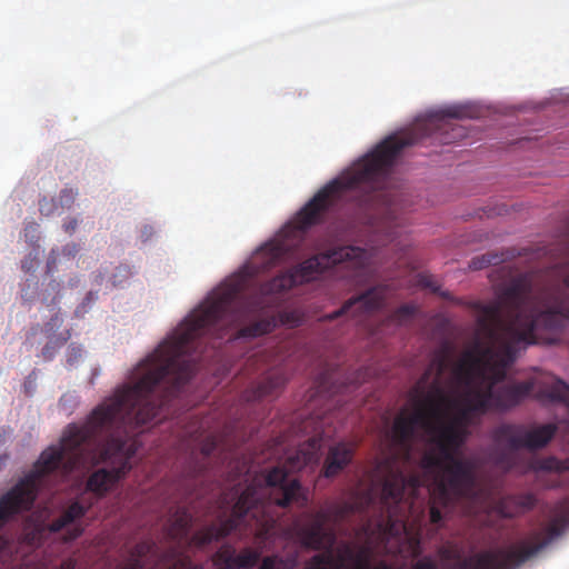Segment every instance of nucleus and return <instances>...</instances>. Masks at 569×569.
Returning a JSON list of instances; mask_svg holds the SVG:
<instances>
[{
    "instance_id": "nucleus-28",
    "label": "nucleus",
    "mask_w": 569,
    "mask_h": 569,
    "mask_svg": "<svg viewBox=\"0 0 569 569\" xmlns=\"http://www.w3.org/2000/svg\"><path fill=\"white\" fill-rule=\"evenodd\" d=\"M538 469L546 471H561L563 469L562 462L553 457L541 459L538 462Z\"/></svg>"
},
{
    "instance_id": "nucleus-36",
    "label": "nucleus",
    "mask_w": 569,
    "mask_h": 569,
    "mask_svg": "<svg viewBox=\"0 0 569 569\" xmlns=\"http://www.w3.org/2000/svg\"><path fill=\"white\" fill-rule=\"evenodd\" d=\"M281 322L290 326H297L298 320L296 319L295 313L292 312H284L281 315Z\"/></svg>"
},
{
    "instance_id": "nucleus-33",
    "label": "nucleus",
    "mask_w": 569,
    "mask_h": 569,
    "mask_svg": "<svg viewBox=\"0 0 569 569\" xmlns=\"http://www.w3.org/2000/svg\"><path fill=\"white\" fill-rule=\"evenodd\" d=\"M355 303H356V296H351V297L348 299V301H347V303H346V306H345V307H342V308H341V309H339L338 311H335L333 313L329 315V316H328V318H329V319H331V320H333V319L338 318L340 315H342V313L345 312V310H346L348 307H350V306H352V305H355Z\"/></svg>"
},
{
    "instance_id": "nucleus-8",
    "label": "nucleus",
    "mask_w": 569,
    "mask_h": 569,
    "mask_svg": "<svg viewBox=\"0 0 569 569\" xmlns=\"http://www.w3.org/2000/svg\"><path fill=\"white\" fill-rule=\"evenodd\" d=\"M355 258V246L338 247L326 252L315 254L263 283L261 286V293L269 296L288 291L298 284L316 280L326 270L338 263L347 260L352 263Z\"/></svg>"
},
{
    "instance_id": "nucleus-30",
    "label": "nucleus",
    "mask_w": 569,
    "mask_h": 569,
    "mask_svg": "<svg viewBox=\"0 0 569 569\" xmlns=\"http://www.w3.org/2000/svg\"><path fill=\"white\" fill-rule=\"evenodd\" d=\"M363 528L358 523V539L360 538ZM365 551L363 548L358 543V567L357 569H365L363 563Z\"/></svg>"
},
{
    "instance_id": "nucleus-4",
    "label": "nucleus",
    "mask_w": 569,
    "mask_h": 569,
    "mask_svg": "<svg viewBox=\"0 0 569 569\" xmlns=\"http://www.w3.org/2000/svg\"><path fill=\"white\" fill-rule=\"evenodd\" d=\"M318 447V439L312 438L310 449H299L293 457L288 458V470L283 467H273L267 473L251 472L249 467L243 466V480L236 487L237 501L231 516L194 532L190 545L202 549L233 531L266 539L277 523L271 512L274 506L286 508L292 503L299 507L307 505L308 498L300 482L296 479L288 480V472L300 470L316 461Z\"/></svg>"
},
{
    "instance_id": "nucleus-25",
    "label": "nucleus",
    "mask_w": 569,
    "mask_h": 569,
    "mask_svg": "<svg viewBox=\"0 0 569 569\" xmlns=\"http://www.w3.org/2000/svg\"><path fill=\"white\" fill-rule=\"evenodd\" d=\"M418 284L430 289L432 292L439 293L441 297L449 299L450 293L447 291L441 292L436 279L431 274L420 273L418 276Z\"/></svg>"
},
{
    "instance_id": "nucleus-31",
    "label": "nucleus",
    "mask_w": 569,
    "mask_h": 569,
    "mask_svg": "<svg viewBox=\"0 0 569 569\" xmlns=\"http://www.w3.org/2000/svg\"><path fill=\"white\" fill-rule=\"evenodd\" d=\"M412 569H437V566L430 558H425L418 561Z\"/></svg>"
},
{
    "instance_id": "nucleus-12",
    "label": "nucleus",
    "mask_w": 569,
    "mask_h": 569,
    "mask_svg": "<svg viewBox=\"0 0 569 569\" xmlns=\"http://www.w3.org/2000/svg\"><path fill=\"white\" fill-rule=\"evenodd\" d=\"M264 366L266 357L259 353L253 355L246 361V371L262 370L259 379L243 391L242 399L246 402H254L277 396L288 381L283 365L267 366V368L262 369Z\"/></svg>"
},
{
    "instance_id": "nucleus-7",
    "label": "nucleus",
    "mask_w": 569,
    "mask_h": 569,
    "mask_svg": "<svg viewBox=\"0 0 569 569\" xmlns=\"http://www.w3.org/2000/svg\"><path fill=\"white\" fill-rule=\"evenodd\" d=\"M328 519V512L321 510L301 530V538L307 547L322 550L310 558L306 569H356L355 548L349 545L336 546V535L327 528Z\"/></svg>"
},
{
    "instance_id": "nucleus-17",
    "label": "nucleus",
    "mask_w": 569,
    "mask_h": 569,
    "mask_svg": "<svg viewBox=\"0 0 569 569\" xmlns=\"http://www.w3.org/2000/svg\"><path fill=\"white\" fill-rule=\"evenodd\" d=\"M389 293L390 289L385 284L372 287L363 293L358 292V309L363 307L368 311L379 310L385 307Z\"/></svg>"
},
{
    "instance_id": "nucleus-38",
    "label": "nucleus",
    "mask_w": 569,
    "mask_h": 569,
    "mask_svg": "<svg viewBox=\"0 0 569 569\" xmlns=\"http://www.w3.org/2000/svg\"><path fill=\"white\" fill-rule=\"evenodd\" d=\"M462 568L465 569H481L477 561L475 560V556L463 560Z\"/></svg>"
},
{
    "instance_id": "nucleus-43",
    "label": "nucleus",
    "mask_w": 569,
    "mask_h": 569,
    "mask_svg": "<svg viewBox=\"0 0 569 569\" xmlns=\"http://www.w3.org/2000/svg\"><path fill=\"white\" fill-rule=\"evenodd\" d=\"M29 229H32L33 231H36L37 230V224L36 223H31V224L27 226L24 228L26 233L29 231Z\"/></svg>"
},
{
    "instance_id": "nucleus-2",
    "label": "nucleus",
    "mask_w": 569,
    "mask_h": 569,
    "mask_svg": "<svg viewBox=\"0 0 569 569\" xmlns=\"http://www.w3.org/2000/svg\"><path fill=\"white\" fill-rule=\"evenodd\" d=\"M452 348L443 342L430 358V362L410 390L412 411L402 410L395 419L391 429V451L376 467V477L381 485L380 505L383 520L379 529L385 537L398 533V521L395 519L398 505L402 500L406 487L418 489L422 481L419 476H405V467L410 462L412 443L417 429L429 435L432 446L421 458L423 469L433 467L445 468L441 490H451L458 495L473 493L477 488V466L471 459L457 457L458 450L465 443L468 431L467 425L473 415H485L489 410L487 397L480 392V387L463 385L466 391L462 407L458 416L450 422L445 421L446 410L452 400L447 392L443 375L453 368Z\"/></svg>"
},
{
    "instance_id": "nucleus-10",
    "label": "nucleus",
    "mask_w": 569,
    "mask_h": 569,
    "mask_svg": "<svg viewBox=\"0 0 569 569\" xmlns=\"http://www.w3.org/2000/svg\"><path fill=\"white\" fill-rule=\"evenodd\" d=\"M557 432L552 423L539 425L532 428L522 423H501L492 430L493 442L503 451L499 455L497 463L507 470L513 467L510 452L521 449L537 451L545 448Z\"/></svg>"
},
{
    "instance_id": "nucleus-35",
    "label": "nucleus",
    "mask_w": 569,
    "mask_h": 569,
    "mask_svg": "<svg viewBox=\"0 0 569 569\" xmlns=\"http://www.w3.org/2000/svg\"><path fill=\"white\" fill-rule=\"evenodd\" d=\"M62 252L68 257H74L79 252V246L77 243H68L63 247Z\"/></svg>"
},
{
    "instance_id": "nucleus-29",
    "label": "nucleus",
    "mask_w": 569,
    "mask_h": 569,
    "mask_svg": "<svg viewBox=\"0 0 569 569\" xmlns=\"http://www.w3.org/2000/svg\"><path fill=\"white\" fill-rule=\"evenodd\" d=\"M38 261V252H30L22 261L21 268L24 272L29 273L34 271Z\"/></svg>"
},
{
    "instance_id": "nucleus-18",
    "label": "nucleus",
    "mask_w": 569,
    "mask_h": 569,
    "mask_svg": "<svg viewBox=\"0 0 569 569\" xmlns=\"http://www.w3.org/2000/svg\"><path fill=\"white\" fill-rule=\"evenodd\" d=\"M91 505L84 506L79 501L72 502L59 517L58 519L53 520L49 526L48 529L51 532H59L68 525L74 522L76 520L82 518L89 510Z\"/></svg>"
},
{
    "instance_id": "nucleus-39",
    "label": "nucleus",
    "mask_w": 569,
    "mask_h": 569,
    "mask_svg": "<svg viewBox=\"0 0 569 569\" xmlns=\"http://www.w3.org/2000/svg\"><path fill=\"white\" fill-rule=\"evenodd\" d=\"M365 253H366V250L358 246V253H357V257H358V271L360 270V266H361L362 258H363Z\"/></svg>"
},
{
    "instance_id": "nucleus-13",
    "label": "nucleus",
    "mask_w": 569,
    "mask_h": 569,
    "mask_svg": "<svg viewBox=\"0 0 569 569\" xmlns=\"http://www.w3.org/2000/svg\"><path fill=\"white\" fill-rule=\"evenodd\" d=\"M260 553L251 548H244L239 553L234 548L224 545L214 553V562L220 565L219 569H250L257 565ZM259 569H289L279 557H266Z\"/></svg>"
},
{
    "instance_id": "nucleus-24",
    "label": "nucleus",
    "mask_w": 569,
    "mask_h": 569,
    "mask_svg": "<svg viewBox=\"0 0 569 569\" xmlns=\"http://www.w3.org/2000/svg\"><path fill=\"white\" fill-rule=\"evenodd\" d=\"M502 259L498 254H482L480 257H475L471 259L469 267L472 270H481L491 264H498Z\"/></svg>"
},
{
    "instance_id": "nucleus-11",
    "label": "nucleus",
    "mask_w": 569,
    "mask_h": 569,
    "mask_svg": "<svg viewBox=\"0 0 569 569\" xmlns=\"http://www.w3.org/2000/svg\"><path fill=\"white\" fill-rule=\"evenodd\" d=\"M431 470H437L438 475L435 478V489L431 496L430 502V522L432 525H438L442 520V512L440 507L449 508L456 503H466L470 509L480 507L490 500L492 496V487L489 480L477 475V489L473 493H461L458 495L451 490H441L442 479L445 478V468L443 467H433ZM471 512V510H469Z\"/></svg>"
},
{
    "instance_id": "nucleus-20",
    "label": "nucleus",
    "mask_w": 569,
    "mask_h": 569,
    "mask_svg": "<svg viewBox=\"0 0 569 569\" xmlns=\"http://www.w3.org/2000/svg\"><path fill=\"white\" fill-rule=\"evenodd\" d=\"M277 326L274 318L258 320L251 325L240 328L237 338H257L270 333Z\"/></svg>"
},
{
    "instance_id": "nucleus-15",
    "label": "nucleus",
    "mask_w": 569,
    "mask_h": 569,
    "mask_svg": "<svg viewBox=\"0 0 569 569\" xmlns=\"http://www.w3.org/2000/svg\"><path fill=\"white\" fill-rule=\"evenodd\" d=\"M218 443V438L212 435L207 436L203 439L200 447V452L194 453L191 457L187 471L188 476L197 478L206 472V470L209 468V459L211 455L217 450Z\"/></svg>"
},
{
    "instance_id": "nucleus-34",
    "label": "nucleus",
    "mask_w": 569,
    "mask_h": 569,
    "mask_svg": "<svg viewBox=\"0 0 569 569\" xmlns=\"http://www.w3.org/2000/svg\"><path fill=\"white\" fill-rule=\"evenodd\" d=\"M83 532V529L79 526L77 527H73L71 530H69L64 537V540L66 541H72L74 539H77L78 537H80Z\"/></svg>"
},
{
    "instance_id": "nucleus-1",
    "label": "nucleus",
    "mask_w": 569,
    "mask_h": 569,
    "mask_svg": "<svg viewBox=\"0 0 569 569\" xmlns=\"http://www.w3.org/2000/svg\"><path fill=\"white\" fill-rule=\"evenodd\" d=\"M243 282L233 279L218 287L198 308L143 359L132 372V383L117 388L97 406L83 425H69L59 447L46 449L31 472L0 498V528L32 508L44 478L61 465L66 473L87 463L109 465L92 472L86 489L106 496L130 471L138 446L132 433L160 416L196 370L194 353L201 339H222L244 321L254 303L243 296Z\"/></svg>"
},
{
    "instance_id": "nucleus-42",
    "label": "nucleus",
    "mask_w": 569,
    "mask_h": 569,
    "mask_svg": "<svg viewBox=\"0 0 569 569\" xmlns=\"http://www.w3.org/2000/svg\"><path fill=\"white\" fill-rule=\"evenodd\" d=\"M360 485H361V481H360V479L358 478V489L360 488ZM360 509H361V503H360V492L358 491V507H357L358 513L360 512Z\"/></svg>"
},
{
    "instance_id": "nucleus-3",
    "label": "nucleus",
    "mask_w": 569,
    "mask_h": 569,
    "mask_svg": "<svg viewBox=\"0 0 569 569\" xmlns=\"http://www.w3.org/2000/svg\"><path fill=\"white\" fill-rule=\"evenodd\" d=\"M559 250L552 268L556 283L536 290L532 277L520 274L496 300L479 306L477 339L453 366L452 377L461 385L476 381L489 410L507 411L529 397L530 380L497 385L506 379L521 345L537 343L542 332L559 328L569 317V246L560 244Z\"/></svg>"
},
{
    "instance_id": "nucleus-22",
    "label": "nucleus",
    "mask_w": 569,
    "mask_h": 569,
    "mask_svg": "<svg viewBox=\"0 0 569 569\" xmlns=\"http://www.w3.org/2000/svg\"><path fill=\"white\" fill-rule=\"evenodd\" d=\"M156 543L151 540H142L138 542L130 551L129 559L137 560L138 563H143L142 559L156 551Z\"/></svg>"
},
{
    "instance_id": "nucleus-41",
    "label": "nucleus",
    "mask_w": 569,
    "mask_h": 569,
    "mask_svg": "<svg viewBox=\"0 0 569 569\" xmlns=\"http://www.w3.org/2000/svg\"><path fill=\"white\" fill-rule=\"evenodd\" d=\"M52 254H53V251L51 252V254H50V257H49V259H48V262H47V267H48V269H51V268H52V266L56 263V258H54V257H52ZM51 271H52V270H48V272H51Z\"/></svg>"
},
{
    "instance_id": "nucleus-21",
    "label": "nucleus",
    "mask_w": 569,
    "mask_h": 569,
    "mask_svg": "<svg viewBox=\"0 0 569 569\" xmlns=\"http://www.w3.org/2000/svg\"><path fill=\"white\" fill-rule=\"evenodd\" d=\"M69 338V330L59 333V336H52V338H48L49 340L42 349L43 358L47 360L51 359L54 356L56 351L60 349L68 341Z\"/></svg>"
},
{
    "instance_id": "nucleus-6",
    "label": "nucleus",
    "mask_w": 569,
    "mask_h": 569,
    "mask_svg": "<svg viewBox=\"0 0 569 569\" xmlns=\"http://www.w3.org/2000/svg\"><path fill=\"white\" fill-rule=\"evenodd\" d=\"M356 162L349 169L322 187L296 214L283 226L278 238L264 243L258 254L266 259V266H274L284 256L297 249L303 241L310 227L320 223L325 217L336 211L353 197L356 190Z\"/></svg>"
},
{
    "instance_id": "nucleus-5",
    "label": "nucleus",
    "mask_w": 569,
    "mask_h": 569,
    "mask_svg": "<svg viewBox=\"0 0 569 569\" xmlns=\"http://www.w3.org/2000/svg\"><path fill=\"white\" fill-rule=\"evenodd\" d=\"M467 114L462 107H448L431 114L411 129L393 133L382 140L370 153L358 158V226L370 224L379 237V244L391 241L397 224L396 193L392 188V168L399 153L409 146L432 134L438 122L459 119ZM360 229L358 228V243Z\"/></svg>"
},
{
    "instance_id": "nucleus-37",
    "label": "nucleus",
    "mask_w": 569,
    "mask_h": 569,
    "mask_svg": "<svg viewBox=\"0 0 569 569\" xmlns=\"http://www.w3.org/2000/svg\"><path fill=\"white\" fill-rule=\"evenodd\" d=\"M118 569H143V563H138L137 560L128 559L127 562L118 567Z\"/></svg>"
},
{
    "instance_id": "nucleus-23",
    "label": "nucleus",
    "mask_w": 569,
    "mask_h": 569,
    "mask_svg": "<svg viewBox=\"0 0 569 569\" xmlns=\"http://www.w3.org/2000/svg\"><path fill=\"white\" fill-rule=\"evenodd\" d=\"M417 308L412 305H402L390 316V320L397 325H403L416 313Z\"/></svg>"
},
{
    "instance_id": "nucleus-44",
    "label": "nucleus",
    "mask_w": 569,
    "mask_h": 569,
    "mask_svg": "<svg viewBox=\"0 0 569 569\" xmlns=\"http://www.w3.org/2000/svg\"><path fill=\"white\" fill-rule=\"evenodd\" d=\"M52 286H53V289H56L59 287V283H52Z\"/></svg>"
},
{
    "instance_id": "nucleus-14",
    "label": "nucleus",
    "mask_w": 569,
    "mask_h": 569,
    "mask_svg": "<svg viewBox=\"0 0 569 569\" xmlns=\"http://www.w3.org/2000/svg\"><path fill=\"white\" fill-rule=\"evenodd\" d=\"M352 452L343 443H339L330 448L321 470L325 478H335L351 461Z\"/></svg>"
},
{
    "instance_id": "nucleus-9",
    "label": "nucleus",
    "mask_w": 569,
    "mask_h": 569,
    "mask_svg": "<svg viewBox=\"0 0 569 569\" xmlns=\"http://www.w3.org/2000/svg\"><path fill=\"white\" fill-rule=\"evenodd\" d=\"M569 521L568 515L555 517L546 528L547 537L535 532L530 541H521L509 549L482 551L475 556L481 569H513L545 548L553 538L560 536Z\"/></svg>"
},
{
    "instance_id": "nucleus-27",
    "label": "nucleus",
    "mask_w": 569,
    "mask_h": 569,
    "mask_svg": "<svg viewBox=\"0 0 569 569\" xmlns=\"http://www.w3.org/2000/svg\"><path fill=\"white\" fill-rule=\"evenodd\" d=\"M63 319L57 313L51 319L46 322L42 331L48 338H52V336H57L56 331L62 326Z\"/></svg>"
},
{
    "instance_id": "nucleus-16",
    "label": "nucleus",
    "mask_w": 569,
    "mask_h": 569,
    "mask_svg": "<svg viewBox=\"0 0 569 569\" xmlns=\"http://www.w3.org/2000/svg\"><path fill=\"white\" fill-rule=\"evenodd\" d=\"M537 503L533 493H517L503 497L498 505L499 511L503 517L513 518L519 513L531 510Z\"/></svg>"
},
{
    "instance_id": "nucleus-40",
    "label": "nucleus",
    "mask_w": 569,
    "mask_h": 569,
    "mask_svg": "<svg viewBox=\"0 0 569 569\" xmlns=\"http://www.w3.org/2000/svg\"><path fill=\"white\" fill-rule=\"evenodd\" d=\"M561 244L569 246V219L566 226V236Z\"/></svg>"
},
{
    "instance_id": "nucleus-32",
    "label": "nucleus",
    "mask_w": 569,
    "mask_h": 569,
    "mask_svg": "<svg viewBox=\"0 0 569 569\" xmlns=\"http://www.w3.org/2000/svg\"><path fill=\"white\" fill-rule=\"evenodd\" d=\"M63 230L66 233L72 234L77 227H78V220L77 218H70L63 223Z\"/></svg>"
},
{
    "instance_id": "nucleus-26",
    "label": "nucleus",
    "mask_w": 569,
    "mask_h": 569,
    "mask_svg": "<svg viewBox=\"0 0 569 569\" xmlns=\"http://www.w3.org/2000/svg\"><path fill=\"white\" fill-rule=\"evenodd\" d=\"M78 191L72 188H64L60 191L58 200L62 208H70L77 198Z\"/></svg>"
},
{
    "instance_id": "nucleus-19",
    "label": "nucleus",
    "mask_w": 569,
    "mask_h": 569,
    "mask_svg": "<svg viewBox=\"0 0 569 569\" xmlns=\"http://www.w3.org/2000/svg\"><path fill=\"white\" fill-rule=\"evenodd\" d=\"M192 517L187 509H178L168 530V535L173 540H182L188 536Z\"/></svg>"
}]
</instances>
